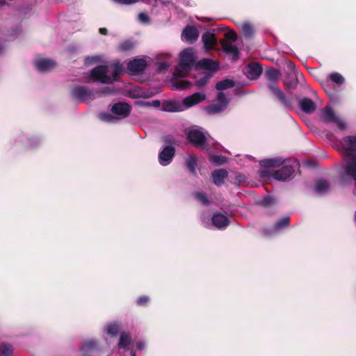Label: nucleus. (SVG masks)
I'll return each mask as SVG.
<instances>
[{"label": "nucleus", "instance_id": "f257e3e1", "mask_svg": "<svg viewBox=\"0 0 356 356\" xmlns=\"http://www.w3.org/2000/svg\"><path fill=\"white\" fill-rule=\"evenodd\" d=\"M122 324L118 321H113L106 323L102 327V333L112 340L118 336L117 348L119 350L128 351L133 343L131 334L123 330ZM113 342V341H111Z\"/></svg>", "mask_w": 356, "mask_h": 356}, {"label": "nucleus", "instance_id": "f03ea898", "mask_svg": "<svg viewBox=\"0 0 356 356\" xmlns=\"http://www.w3.org/2000/svg\"><path fill=\"white\" fill-rule=\"evenodd\" d=\"M341 145L345 151V174L356 181V136L343 138Z\"/></svg>", "mask_w": 356, "mask_h": 356}, {"label": "nucleus", "instance_id": "7ed1b4c3", "mask_svg": "<svg viewBox=\"0 0 356 356\" xmlns=\"http://www.w3.org/2000/svg\"><path fill=\"white\" fill-rule=\"evenodd\" d=\"M122 71V65L115 62L108 65H100L95 67L90 72V78L95 81L103 83H111L117 80V76Z\"/></svg>", "mask_w": 356, "mask_h": 356}, {"label": "nucleus", "instance_id": "20e7f679", "mask_svg": "<svg viewBox=\"0 0 356 356\" xmlns=\"http://www.w3.org/2000/svg\"><path fill=\"white\" fill-rule=\"evenodd\" d=\"M187 139L195 147L200 149H207L211 145H214L213 139L207 132L200 127H195L188 130Z\"/></svg>", "mask_w": 356, "mask_h": 356}, {"label": "nucleus", "instance_id": "39448f33", "mask_svg": "<svg viewBox=\"0 0 356 356\" xmlns=\"http://www.w3.org/2000/svg\"><path fill=\"white\" fill-rule=\"evenodd\" d=\"M104 340L100 341L97 339H88L85 340L81 347V353L95 352L97 353H103L108 350L112 344V341L106 335L103 334Z\"/></svg>", "mask_w": 356, "mask_h": 356}, {"label": "nucleus", "instance_id": "423d86ee", "mask_svg": "<svg viewBox=\"0 0 356 356\" xmlns=\"http://www.w3.org/2000/svg\"><path fill=\"white\" fill-rule=\"evenodd\" d=\"M280 76L279 71L269 68L266 72V79L270 81L268 84V88L270 90L272 93L282 102V104L286 107H291V104L289 101L284 92L277 87L276 81L278 80Z\"/></svg>", "mask_w": 356, "mask_h": 356}, {"label": "nucleus", "instance_id": "0eeeda50", "mask_svg": "<svg viewBox=\"0 0 356 356\" xmlns=\"http://www.w3.org/2000/svg\"><path fill=\"white\" fill-rule=\"evenodd\" d=\"M195 63L194 51L192 48H187L180 53V62L175 70L178 76H185L191 70Z\"/></svg>", "mask_w": 356, "mask_h": 356}, {"label": "nucleus", "instance_id": "6e6552de", "mask_svg": "<svg viewBox=\"0 0 356 356\" xmlns=\"http://www.w3.org/2000/svg\"><path fill=\"white\" fill-rule=\"evenodd\" d=\"M229 102L230 98L223 92H218L213 103L207 106L206 111L210 115L222 113L227 109Z\"/></svg>", "mask_w": 356, "mask_h": 356}, {"label": "nucleus", "instance_id": "1a4fd4ad", "mask_svg": "<svg viewBox=\"0 0 356 356\" xmlns=\"http://www.w3.org/2000/svg\"><path fill=\"white\" fill-rule=\"evenodd\" d=\"M321 120L325 123H333L339 129L345 130L346 122L339 115H337L332 108L327 106L322 110Z\"/></svg>", "mask_w": 356, "mask_h": 356}, {"label": "nucleus", "instance_id": "9d476101", "mask_svg": "<svg viewBox=\"0 0 356 356\" xmlns=\"http://www.w3.org/2000/svg\"><path fill=\"white\" fill-rule=\"evenodd\" d=\"M70 94L72 98L80 102L92 100L99 96V92H95L84 86L74 87Z\"/></svg>", "mask_w": 356, "mask_h": 356}, {"label": "nucleus", "instance_id": "9b49d317", "mask_svg": "<svg viewBox=\"0 0 356 356\" xmlns=\"http://www.w3.org/2000/svg\"><path fill=\"white\" fill-rule=\"evenodd\" d=\"M175 154V149L171 146H165L159 154V163L163 165H168Z\"/></svg>", "mask_w": 356, "mask_h": 356}, {"label": "nucleus", "instance_id": "f8f14e48", "mask_svg": "<svg viewBox=\"0 0 356 356\" xmlns=\"http://www.w3.org/2000/svg\"><path fill=\"white\" fill-rule=\"evenodd\" d=\"M111 111L116 115L117 119L119 120L128 117L131 112V108L127 103L118 102L111 106Z\"/></svg>", "mask_w": 356, "mask_h": 356}, {"label": "nucleus", "instance_id": "ddd939ff", "mask_svg": "<svg viewBox=\"0 0 356 356\" xmlns=\"http://www.w3.org/2000/svg\"><path fill=\"white\" fill-rule=\"evenodd\" d=\"M205 98V95L200 92H195L192 95L185 97L181 102V104L183 105V111L201 102L204 100Z\"/></svg>", "mask_w": 356, "mask_h": 356}, {"label": "nucleus", "instance_id": "4468645a", "mask_svg": "<svg viewBox=\"0 0 356 356\" xmlns=\"http://www.w3.org/2000/svg\"><path fill=\"white\" fill-rule=\"evenodd\" d=\"M54 60L49 58H38L35 61L36 70L40 72H47L56 67Z\"/></svg>", "mask_w": 356, "mask_h": 356}, {"label": "nucleus", "instance_id": "2eb2a0df", "mask_svg": "<svg viewBox=\"0 0 356 356\" xmlns=\"http://www.w3.org/2000/svg\"><path fill=\"white\" fill-rule=\"evenodd\" d=\"M199 37L197 29L193 26H186L182 31L181 39L184 41L193 43L195 42Z\"/></svg>", "mask_w": 356, "mask_h": 356}, {"label": "nucleus", "instance_id": "dca6fc26", "mask_svg": "<svg viewBox=\"0 0 356 356\" xmlns=\"http://www.w3.org/2000/svg\"><path fill=\"white\" fill-rule=\"evenodd\" d=\"M202 40L204 44V48L206 51L213 50L217 45V39L215 34L207 31L202 35Z\"/></svg>", "mask_w": 356, "mask_h": 356}, {"label": "nucleus", "instance_id": "f3484780", "mask_svg": "<svg viewBox=\"0 0 356 356\" xmlns=\"http://www.w3.org/2000/svg\"><path fill=\"white\" fill-rule=\"evenodd\" d=\"M293 173V168L291 165H285L276 170L273 174V177L278 181H286L289 179Z\"/></svg>", "mask_w": 356, "mask_h": 356}, {"label": "nucleus", "instance_id": "a211bd4d", "mask_svg": "<svg viewBox=\"0 0 356 356\" xmlns=\"http://www.w3.org/2000/svg\"><path fill=\"white\" fill-rule=\"evenodd\" d=\"M246 76L252 80L259 78L262 72V68L258 63H251L248 65L243 70Z\"/></svg>", "mask_w": 356, "mask_h": 356}, {"label": "nucleus", "instance_id": "6ab92c4d", "mask_svg": "<svg viewBox=\"0 0 356 356\" xmlns=\"http://www.w3.org/2000/svg\"><path fill=\"white\" fill-rule=\"evenodd\" d=\"M147 66V62L143 58H135L131 60L127 65L129 70L134 74L143 72Z\"/></svg>", "mask_w": 356, "mask_h": 356}, {"label": "nucleus", "instance_id": "aec40b11", "mask_svg": "<svg viewBox=\"0 0 356 356\" xmlns=\"http://www.w3.org/2000/svg\"><path fill=\"white\" fill-rule=\"evenodd\" d=\"M161 110L166 112H180L183 111V105L181 102L167 100L162 103Z\"/></svg>", "mask_w": 356, "mask_h": 356}, {"label": "nucleus", "instance_id": "412c9836", "mask_svg": "<svg viewBox=\"0 0 356 356\" xmlns=\"http://www.w3.org/2000/svg\"><path fill=\"white\" fill-rule=\"evenodd\" d=\"M211 221L212 224L220 229L225 228L229 224L228 218L221 213H214L211 218Z\"/></svg>", "mask_w": 356, "mask_h": 356}, {"label": "nucleus", "instance_id": "4be33fe9", "mask_svg": "<svg viewBox=\"0 0 356 356\" xmlns=\"http://www.w3.org/2000/svg\"><path fill=\"white\" fill-rule=\"evenodd\" d=\"M222 50L227 54L232 55L234 59H236L238 56V50L237 47L232 44V42L226 40L225 39L220 40Z\"/></svg>", "mask_w": 356, "mask_h": 356}, {"label": "nucleus", "instance_id": "5701e85b", "mask_svg": "<svg viewBox=\"0 0 356 356\" xmlns=\"http://www.w3.org/2000/svg\"><path fill=\"white\" fill-rule=\"evenodd\" d=\"M298 104L300 108L307 113H313L316 110V104L314 102L307 97L300 99Z\"/></svg>", "mask_w": 356, "mask_h": 356}, {"label": "nucleus", "instance_id": "b1692460", "mask_svg": "<svg viewBox=\"0 0 356 356\" xmlns=\"http://www.w3.org/2000/svg\"><path fill=\"white\" fill-rule=\"evenodd\" d=\"M284 160L282 157L266 159L260 161L259 164L264 168H276L282 165Z\"/></svg>", "mask_w": 356, "mask_h": 356}, {"label": "nucleus", "instance_id": "393cba45", "mask_svg": "<svg viewBox=\"0 0 356 356\" xmlns=\"http://www.w3.org/2000/svg\"><path fill=\"white\" fill-rule=\"evenodd\" d=\"M197 65L200 68L207 70L216 71L218 69V63L211 58L202 59L198 62Z\"/></svg>", "mask_w": 356, "mask_h": 356}, {"label": "nucleus", "instance_id": "a878e982", "mask_svg": "<svg viewBox=\"0 0 356 356\" xmlns=\"http://www.w3.org/2000/svg\"><path fill=\"white\" fill-rule=\"evenodd\" d=\"M330 188V184L324 179H319L315 181L314 191L318 195H323Z\"/></svg>", "mask_w": 356, "mask_h": 356}, {"label": "nucleus", "instance_id": "bb28decb", "mask_svg": "<svg viewBox=\"0 0 356 356\" xmlns=\"http://www.w3.org/2000/svg\"><path fill=\"white\" fill-rule=\"evenodd\" d=\"M227 177V172L224 169L216 170L212 172L213 183L220 186L224 183L225 179Z\"/></svg>", "mask_w": 356, "mask_h": 356}, {"label": "nucleus", "instance_id": "cd10ccee", "mask_svg": "<svg viewBox=\"0 0 356 356\" xmlns=\"http://www.w3.org/2000/svg\"><path fill=\"white\" fill-rule=\"evenodd\" d=\"M240 29L245 38H250L254 35V26L250 22H245L242 23L240 25Z\"/></svg>", "mask_w": 356, "mask_h": 356}, {"label": "nucleus", "instance_id": "c85d7f7f", "mask_svg": "<svg viewBox=\"0 0 356 356\" xmlns=\"http://www.w3.org/2000/svg\"><path fill=\"white\" fill-rule=\"evenodd\" d=\"M289 221H290V218L288 216H285V217L280 219L277 222V223L275 224L274 227L273 228L272 232H277L279 230H280L281 229L288 227V225L289 224Z\"/></svg>", "mask_w": 356, "mask_h": 356}, {"label": "nucleus", "instance_id": "c756f323", "mask_svg": "<svg viewBox=\"0 0 356 356\" xmlns=\"http://www.w3.org/2000/svg\"><path fill=\"white\" fill-rule=\"evenodd\" d=\"M234 86V83L232 80L225 79V80L218 82L216 83V88L218 90H219V92H222V90L232 88Z\"/></svg>", "mask_w": 356, "mask_h": 356}, {"label": "nucleus", "instance_id": "7c9ffc66", "mask_svg": "<svg viewBox=\"0 0 356 356\" xmlns=\"http://www.w3.org/2000/svg\"><path fill=\"white\" fill-rule=\"evenodd\" d=\"M186 166L193 174L196 172L197 158L194 155H189L186 160Z\"/></svg>", "mask_w": 356, "mask_h": 356}, {"label": "nucleus", "instance_id": "2f4dec72", "mask_svg": "<svg viewBox=\"0 0 356 356\" xmlns=\"http://www.w3.org/2000/svg\"><path fill=\"white\" fill-rule=\"evenodd\" d=\"M329 79L337 84V86L342 85L345 79L344 77L338 72H332L328 76Z\"/></svg>", "mask_w": 356, "mask_h": 356}, {"label": "nucleus", "instance_id": "473e14b6", "mask_svg": "<svg viewBox=\"0 0 356 356\" xmlns=\"http://www.w3.org/2000/svg\"><path fill=\"white\" fill-rule=\"evenodd\" d=\"M99 118L100 120L108 123H115L118 120L115 116H113L111 113L105 112L101 113L99 115Z\"/></svg>", "mask_w": 356, "mask_h": 356}, {"label": "nucleus", "instance_id": "72a5a7b5", "mask_svg": "<svg viewBox=\"0 0 356 356\" xmlns=\"http://www.w3.org/2000/svg\"><path fill=\"white\" fill-rule=\"evenodd\" d=\"M13 347L8 343H2L0 345V356H12Z\"/></svg>", "mask_w": 356, "mask_h": 356}, {"label": "nucleus", "instance_id": "f704fd0d", "mask_svg": "<svg viewBox=\"0 0 356 356\" xmlns=\"http://www.w3.org/2000/svg\"><path fill=\"white\" fill-rule=\"evenodd\" d=\"M209 161L216 165H222L226 162V158L220 155H209Z\"/></svg>", "mask_w": 356, "mask_h": 356}, {"label": "nucleus", "instance_id": "c9c22d12", "mask_svg": "<svg viewBox=\"0 0 356 356\" xmlns=\"http://www.w3.org/2000/svg\"><path fill=\"white\" fill-rule=\"evenodd\" d=\"M191 86L190 82L186 81H178L173 84V89L175 90H184L189 88Z\"/></svg>", "mask_w": 356, "mask_h": 356}, {"label": "nucleus", "instance_id": "e433bc0d", "mask_svg": "<svg viewBox=\"0 0 356 356\" xmlns=\"http://www.w3.org/2000/svg\"><path fill=\"white\" fill-rule=\"evenodd\" d=\"M195 198L200 201L202 204L207 205L209 204V200L207 197V195L203 192H197L195 194Z\"/></svg>", "mask_w": 356, "mask_h": 356}, {"label": "nucleus", "instance_id": "4c0bfd02", "mask_svg": "<svg viewBox=\"0 0 356 356\" xmlns=\"http://www.w3.org/2000/svg\"><path fill=\"white\" fill-rule=\"evenodd\" d=\"M133 47L134 43L129 40L122 42L120 46V48L122 51H128L131 49Z\"/></svg>", "mask_w": 356, "mask_h": 356}, {"label": "nucleus", "instance_id": "58836bf2", "mask_svg": "<svg viewBox=\"0 0 356 356\" xmlns=\"http://www.w3.org/2000/svg\"><path fill=\"white\" fill-rule=\"evenodd\" d=\"M149 297L146 296H143L139 297L136 300V304L138 306H145V305H147L149 302Z\"/></svg>", "mask_w": 356, "mask_h": 356}, {"label": "nucleus", "instance_id": "ea45409f", "mask_svg": "<svg viewBox=\"0 0 356 356\" xmlns=\"http://www.w3.org/2000/svg\"><path fill=\"white\" fill-rule=\"evenodd\" d=\"M225 36L227 40H231V42H234L237 39V35L234 31H229L226 32Z\"/></svg>", "mask_w": 356, "mask_h": 356}, {"label": "nucleus", "instance_id": "a19ab883", "mask_svg": "<svg viewBox=\"0 0 356 356\" xmlns=\"http://www.w3.org/2000/svg\"><path fill=\"white\" fill-rule=\"evenodd\" d=\"M138 20L143 24H148L149 22L148 15L144 13H141L138 15Z\"/></svg>", "mask_w": 356, "mask_h": 356}, {"label": "nucleus", "instance_id": "79ce46f5", "mask_svg": "<svg viewBox=\"0 0 356 356\" xmlns=\"http://www.w3.org/2000/svg\"><path fill=\"white\" fill-rule=\"evenodd\" d=\"M100 56H91L86 58V64L90 65L100 60Z\"/></svg>", "mask_w": 356, "mask_h": 356}, {"label": "nucleus", "instance_id": "37998d69", "mask_svg": "<svg viewBox=\"0 0 356 356\" xmlns=\"http://www.w3.org/2000/svg\"><path fill=\"white\" fill-rule=\"evenodd\" d=\"M170 65L166 62H161L158 64V72H162L169 67Z\"/></svg>", "mask_w": 356, "mask_h": 356}, {"label": "nucleus", "instance_id": "c03bdc74", "mask_svg": "<svg viewBox=\"0 0 356 356\" xmlns=\"http://www.w3.org/2000/svg\"><path fill=\"white\" fill-rule=\"evenodd\" d=\"M207 81L208 77L204 76L197 81L196 85L197 86L198 88H202L207 84Z\"/></svg>", "mask_w": 356, "mask_h": 356}, {"label": "nucleus", "instance_id": "a18cd8bd", "mask_svg": "<svg viewBox=\"0 0 356 356\" xmlns=\"http://www.w3.org/2000/svg\"><path fill=\"white\" fill-rule=\"evenodd\" d=\"M273 202V197H271L270 196H266V197H264L263 200H261V204L264 206L270 205Z\"/></svg>", "mask_w": 356, "mask_h": 356}, {"label": "nucleus", "instance_id": "49530a36", "mask_svg": "<svg viewBox=\"0 0 356 356\" xmlns=\"http://www.w3.org/2000/svg\"><path fill=\"white\" fill-rule=\"evenodd\" d=\"M147 343L145 341L140 340L137 341L136 343V348L138 350H143L144 349H145Z\"/></svg>", "mask_w": 356, "mask_h": 356}, {"label": "nucleus", "instance_id": "de8ad7c7", "mask_svg": "<svg viewBox=\"0 0 356 356\" xmlns=\"http://www.w3.org/2000/svg\"><path fill=\"white\" fill-rule=\"evenodd\" d=\"M115 2L120 4H133L138 2V0H113Z\"/></svg>", "mask_w": 356, "mask_h": 356}, {"label": "nucleus", "instance_id": "09e8293b", "mask_svg": "<svg viewBox=\"0 0 356 356\" xmlns=\"http://www.w3.org/2000/svg\"><path fill=\"white\" fill-rule=\"evenodd\" d=\"M136 104L142 107H150V102L139 100L136 102Z\"/></svg>", "mask_w": 356, "mask_h": 356}, {"label": "nucleus", "instance_id": "8fccbe9b", "mask_svg": "<svg viewBox=\"0 0 356 356\" xmlns=\"http://www.w3.org/2000/svg\"><path fill=\"white\" fill-rule=\"evenodd\" d=\"M161 106V102L158 99L153 100L152 102H150V106L152 107H159Z\"/></svg>", "mask_w": 356, "mask_h": 356}, {"label": "nucleus", "instance_id": "3c124183", "mask_svg": "<svg viewBox=\"0 0 356 356\" xmlns=\"http://www.w3.org/2000/svg\"><path fill=\"white\" fill-rule=\"evenodd\" d=\"M165 143H174L175 141L172 140V138L170 136H168L165 137Z\"/></svg>", "mask_w": 356, "mask_h": 356}, {"label": "nucleus", "instance_id": "603ef678", "mask_svg": "<svg viewBox=\"0 0 356 356\" xmlns=\"http://www.w3.org/2000/svg\"><path fill=\"white\" fill-rule=\"evenodd\" d=\"M99 33L103 35H106L107 33V30L105 28L99 29Z\"/></svg>", "mask_w": 356, "mask_h": 356}, {"label": "nucleus", "instance_id": "864d4df0", "mask_svg": "<svg viewBox=\"0 0 356 356\" xmlns=\"http://www.w3.org/2000/svg\"><path fill=\"white\" fill-rule=\"evenodd\" d=\"M26 145L29 147H33L34 145L32 144V140L30 139L28 140Z\"/></svg>", "mask_w": 356, "mask_h": 356}, {"label": "nucleus", "instance_id": "5fc2aeb1", "mask_svg": "<svg viewBox=\"0 0 356 356\" xmlns=\"http://www.w3.org/2000/svg\"><path fill=\"white\" fill-rule=\"evenodd\" d=\"M104 93L108 94L110 93V88L108 87H106L104 88Z\"/></svg>", "mask_w": 356, "mask_h": 356}, {"label": "nucleus", "instance_id": "6e6d98bb", "mask_svg": "<svg viewBox=\"0 0 356 356\" xmlns=\"http://www.w3.org/2000/svg\"><path fill=\"white\" fill-rule=\"evenodd\" d=\"M289 67H291L293 70H295V65L292 63H289Z\"/></svg>", "mask_w": 356, "mask_h": 356}, {"label": "nucleus", "instance_id": "4d7b16f0", "mask_svg": "<svg viewBox=\"0 0 356 356\" xmlns=\"http://www.w3.org/2000/svg\"><path fill=\"white\" fill-rule=\"evenodd\" d=\"M130 355H131V356H136V352H135V351H134V350H131V352H130Z\"/></svg>", "mask_w": 356, "mask_h": 356}, {"label": "nucleus", "instance_id": "13d9d810", "mask_svg": "<svg viewBox=\"0 0 356 356\" xmlns=\"http://www.w3.org/2000/svg\"><path fill=\"white\" fill-rule=\"evenodd\" d=\"M239 178H240L239 181H241L244 180V177L241 176V175L239 176Z\"/></svg>", "mask_w": 356, "mask_h": 356}, {"label": "nucleus", "instance_id": "bf43d9fd", "mask_svg": "<svg viewBox=\"0 0 356 356\" xmlns=\"http://www.w3.org/2000/svg\"><path fill=\"white\" fill-rule=\"evenodd\" d=\"M1 5H2V2H1V1H0V6H1Z\"/></svg>", "mask_w": 356, "mask_h": 356}]
</instances>
